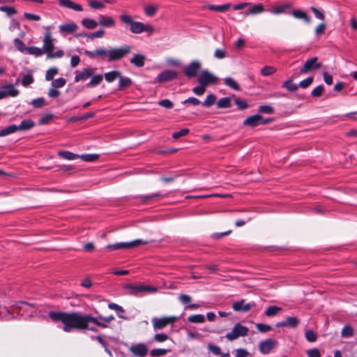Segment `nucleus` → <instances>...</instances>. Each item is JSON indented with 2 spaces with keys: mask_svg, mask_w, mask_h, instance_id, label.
Returning <instances> with one entry per match:
<instances>
[{
  "mask_svg": "<svg viewBox=\"0 0 357 357\" xmlns=\"http://www.w3.org/2000/svg\"><path fill=\"white\" fill-rule=\"evenodd\" d=\"M49 317L54 322H61L63 325L62 329L66 333H70L74 330H89L96 332V328L89 326V323H93L102 328L107 327V325L100 321L98 317L77 312H50Z\"/></svg>",
  "mask_w": 357,
  "mask_h": 357,
  "instance_id": "obj_1",
  "label": "nucleus"
},
{
  "mask_svg": "<svg viewBox=\"0 0 357 357\" xmlns=\"http://www.w3.org/2000/svg\"><path fill=\"white\" fill-rule=\"evenodd\" d=\"M132 50V47L128 45H124L123 46L112 48L109 50V58L107 61L109 62L119 61L128 54Z\"/></svg>",
  "mask_w": 357,
  "mask_h": 357,
  "instance_id": "obj_2",
  "label": "nucleus"
},
{
  "mask_svg": "<svg viewBox=\"0 0 357 357\" xmlns=\"http://www.w3.org/2000/svg\"><path fill=\"white\" fill-rule=\"evenodd\" d=\"M153 241H143L142 239H136L128 243H116L114 244H109L106 246L108 250H121V249H130L140 245H146Z\"/></svg>",
  "mask_w": 357,
  "mask_h": 357,
  "instance_id": "obj_3",
  "label": "nucleus"
},
{
  "mask_svg": "<svg viewBox=\"0 0 357 357\" xmlns=\"http://www.w3.org/2000/svg\"><path fill=\"white\" fill-rule=\"evenodd\" d=\"M120 20L122 23L130 25V31L133 33L139 34L144 31V24L134 21L132 17L128 15L122 14L120 15Z\"/></svg>",
  "mask_w": 357,
  "mask_h": 357,
  "instance_id": "obj_4",
  "label": "nucleus"
},
{
  "mask_svg": "<svg viewBox=\"0 0 357 357\" xmlns=\"http://www.w3.org/2000/svg\"><path fill=\"white\" fill-rule=\"evenodd\" d=\"M178 318L175 316L162 317L160 318L153 317L151 319L153 328L155 331L162 330L169 324H174Z\"/></svg>",
  "mask_w": 357,
  "mask_h": 357,
  "instance_id": "obj_5",
  "label": "nucleus"
},
{
  "mask_svg": "<svg viewBox=\"0 0 357 357\" xmlns=\"http://www.w3.org/2000/svg\"><path fill=\"white\" fill-rule=\"evenodd\" d=\"M126 288L129 291V294L132 296H138L142 292L155 293L158 291L155 287L141 284H128Z\"/></svg>",
  "mask_w": 357,
  "mask_h": 357,
  "instance_id": "obj_6",
  "label": "nucleus"
},
{
  "mask_svg": "<svg viewBox=\"0 0 357 357\" xmlns=\"http://www.w3.org/2000/svg\"><path fill=\"white\" fill-rule=\"evenodd\" d=\"M249 329L248 327L238 323L235 324L231 331L227 333L225 337L230 341L234 340L239 337H245L248 334Z\"/></svg>",
  "mask_w": 357,
  "mask_h": 357,
  "instance_id": "obj_7",
  "label": "nucleus"
},
{
  "mask_svg": "<svg viewBox=\"0 0 357 357\" xmlns=\"http://www.w3.org/2000/svg\"><path fill=\"white\" fill-rule=\"evenodd\" d=\"M218 78L207 70H202L197 78L200 85L207 87L210 84H215L218 82Z\"/></svg>",
  "mask_w": 357,
  "mask_h": 357,
  "instance_id": "obj_8",
  "label": "nucleus"
},
{
  "mask_svg": "<svg viewBox=\"0 0 357 357\" xmlns=\"http://www.w3.org/2000/svg\"><path fill=\"white\" fill-rule=\"evenodd\" d=\"M50 26L45 27L46 31L43 39V47L42 49L43 52L47 54V55L51 54V52L54 49V39L52 38V33L50 31Z\"/></svg>",
  "mask_w": 357,
  "mask_h": 357,
  "instance_id": "obj_9",
  "label": "nucleus"
},
{
  "mask_svg": "<svg viewBox=\"0 0 357 357\" xmlns=\"http://www.w3.org/2000/svg\"><path fill=\"white\" fill-rule=\"evenodd\" d=\"M321 68V63L318 62V57L314 56L307 59L300 70L301 74H307Z\"/></svg>",
  "mask_w": 357,
  "mask_h": 357,
  "instance_id": "obj_10",
  "label": "nucleus"
},
{
  "mask_svg": "<svg viewBox=\"0 0 357 357\" xmlns=\"http://www.w3.org/2000/svg\"><path fill=\"white\" fill-rule=\"evenodd\" d=\"M201 68V63L197 60L191 61L188 66L184 67L183 73L188 78L195 77Z\"/></svg>",
  "mask_w": 357,
  "mask_h": 357,
  "instance_id": "obj_11",
  "label": "nucleus"
},
{
  "mask_svg": "<svg viewBox=\"0 0 357 357\" xmlns=\"http://www.w3.org/2000/svg\"><path fill=\"white\" fill-rule=\"evenodd\" d=\"M276 340L268 338L259 342V349L263 354H268L277 345Z\"/></svg>",
  "mask_w": 357,
  "mask_h": 357,
  "instance_id": "obj_12",
  "label": "nucleus"
},
{
  "mask_svg": "<svg viewBox=\"0 0 357 357\" xmlns=\"http://www.w3.org/2000/svg\"><path fill=\"white\" fill-rule=\"evenodd\" d=\"M129 350L135 357H145L148 354V348L143 343L132 345Z\"/></svg>",
  "mask_w": 357,
  "mask_h": 357,
  "instance_id": "obj_13",
  "label": "nucleus"
},
{
  "mask_svg": "<svg viewBox=\"0 0 357 357\" xmlns=\"http://www.w3.org/2000/svg\"><path fill=\"white\" fill-rule=\"evenodd\" d=\"M178 76V73L175 70H165L158 74L157 80L159 82H166L176 79Z\"/></svg>",
  "mask_w": 357,
  "mask_h": 357,
  "instance_id": "obj_14",
  "label": "nucleus"
},
{
  "mask_svg": "<svg viewBox=\"0 0 357 357\" xmlns=\"http://www.w3.org/2000/svg\"><path fill=\"white\" fill-rule=\"evenodd\" d=\"M84 54L91 59H95L100 57L104 59L106 56L109 58V50H105L103 48L96 49L94 51L85 50Z\"/></svg>",
  "mask_w": 357,
  "mask_h": 357,
  "instance_id": "obj_15",
  "label": "nucleus"
},
{
  "mask_svg": "<svg viewBox=\"0 0 357 357\" xmlns=\"http://www.w3.org/2000/svg\"><path fill=\"white\" fill-rule=\"evenodd\" d=\"M299 324V319L296 317H287L285 320L278 322L275 324V327H288V328H295Z\"/></svg>",
  "mask_w": 357,
  "mask_h": 357,
  "instance_id": "obj_16",
  "label": "nucleus"
},
{
  "mask_svg": "<svg viewBox=\"0 0 357 357\" xmlns=\"http://www.w3.org/2000/svg\"><path fill=\"white\" fill-rule=\"evenodd\" d=\"M260 121H262V116L260 114H255L246 118L243 124L245 126L255 128L260 125Z\"/></svg>",
  "mask_w": 357,
  "mask_h": 357,
  "instance_id": "obj_17",
  "label": "nucleus"
},
{
  "mask_svg": "<svg viewBox=\"0 0 357 357\" xmlns=\"http://www.w3.org/2000/svg\"><path fill=\"white\" fill-rule=\"evenodd\" d=\"M93 74V70L92 68H84L82 71L76 73V75L75 77V82H78L80 81H85L89 77L92 76Z\"/></svg>",
  "mask_w": 357,
  "mask_h": 357,
  "instance_id": "obj_18",
  "label": "nucleus"
},
{
  "mask_svg": "<svg viewBox=\"0 0 357 357\" xmlns=\"http://www.w3.org/2000/svg\"><path fill=\"white\" fill-rule=\"evenodd\" d=\"M77 29V25L73 22L61 24L59 26V32L62 34H71L75 32Z\"/></svg>",
  "mask_w": 357,
  "mask_h": 357,
  "instance_id": "obj_19",
  "label": "nucleus"
},
{
  "mask_svg": "<svg viewBox=\"0 0 357 357\" xmlns=\"http://www.w3.org/2000/svg\"><path fill=\"white\" fill-rule=\"evenodd\" d=\"M252 305L250 303H245L243 299L234 302L232 305V309L236 312H248L251 309Z\"/></svg>",
  "mask_w": 357,
  "mask_h": 357,
  "instance_id": "obj_20",
  "label": "nucleus"
},
{
  "mask_svg": "<svg viewBox=\"0 0 357 357\" xmlns=\"http://www.w3.org/2000/svg\"><path fill=\"white\" fill-rule=\"evenodd\" d=\"M98 24L103 27H113L115 26V21L110 16L99 15Z\"/></svg>",
  "mask_w": 357,
  "mask_h": 357,
  "instance_id": "obj_21",
  "label": "nucleus"
},
{
  "mask_svg": "<svg viewBox=\"0 0 357 357\" xmlns=\"http://www.w3.org/2000/svg\"><path fill=\"white\" fill-rule=\"evenodd\" d=\"M291 15L296 19L301 20L306 24L311 23V18L307 15L306 12L302 10H293L291 12Z\"/></svg>",
  "mask_w": 357,
  "mask_h": 357,
  "instance_id": "obj_22",
  "label": "nucleus"
},
{
  "mask_svg": "<svg viewBox=\"0 0 357 357\" xmlns=\"http://www.w3.org/2000/svg\"><path fill=\"white\" fill-rule=\"evenodd\" d=\"M146 57L141 54H135L130 59V63L137 68H142L144 66Z\"/></svg>",
  "mask_w": 357,
  "mask_h": 357,
  "instance_id": "obj_23",
  "label": "nucleus"
},
{
  "mask_svg": "<svg viewBox=\"0 0 357 357\" xmlns=\"http://www.w3.org/2000/svg\"><path fill=\"white\" fill-rule=\"evenodd\" d=\"M35 126V123L31 119L23 120L20 125H17V131H26L33 128Z\"/></svg>",
  "mask_w": 357,
  "mask_h": 357,
  "instance_id": "obj_24",
  "label": "nucleus"
},
{
  "mask_svg": "<svg viewBox=\"0 0 357 357\" xmlns=\"http://www.w3.org/2000/svg\"><path fill=\"white\" fill-rule=\"evenodd\" d=\"M264 11V6L261 3H258L252 6L245 13H243V16H248L249 15H257Z\"/></svg>",
  "mask_w": 357,
  "mask_h": 357,
  "instance_id": "obj_25",
  "label": "nucleus"
},
{
  "mask_svg": "<svg viewBox=\"0 0 357 357\" xmlns=\"http://www.w3.org/2000/svg\"><path fill=\"white\" fill-rule=\"evenodd\" d=\"M119 84L118 87V90H123L129 86H130L132 84V81L130 78L123 77L121 75V73L120 74V77H119Z\"/></svg>",
  "mask_w": 357,
  "mask_h": 357,
  "instance_id": "obj_26",
  "label": "nucleus"
},
{
  "mask_svg": "<svg viewBox=\"0 0 357 357\" xmlns=\"http://www.w3.org/2000/svg\"><path fill=\"white\" fill-rule=\"evenodd\" d=\"M7 96L16 97L19 95L20 91L15 89L13 84H6L1 86Z\"/></svg>",
  "mask_w": 357,
  "mask_h": 357,
  "instance_id": "obj_27",
  "label": "nucleus"
},
{
  "mask_svg": "<svg viewBox=\"0 0 357 357\" xmlns=\"http://www.w3.org/2000/svg\"><path fill=\"white\" fill-rule=\"evenodd\" d=\"M58 155L61 158L68 160H73L79 158V155L73 153L68 151H59L58 152Z\"/></svg>",
  "mask_w": 357,
  "mask_h": 357,
  "instance_id": "obj_28",
  "label": "nucleus"
},
{
  "mask_svg": "<svg viewBox=\"0 0 357 357\" xmlns=\"http://www.w3.org/2000/svg\"><path fill=\"white\" fill-rule=\"evenodd\" d=\"M231 106V101L230 97L222 98L217 102V107L220 109H227Z\"/></svg>",
  "mask_w": 357,
  "mask_h": 357,
  "instance_id": "obj_29",
  "label": "nucleus"
},
{
  "mask_svg": "<svg viewBox=\"0 0 357 357\" xmlns=\"http://www.w3.org/2000/svg\"><path fill=\"white\" fill-rule=\"evenodd\" d=\"M282 87L290 92L296 91L298 89V86L293 82V79L291 78L284 81L282 84Z\"/></svg>",
  "mask_w": 357,
  "mask_h": 357,
  "instance_id": "obj_30",
  "label": "nucleus"
},
{
  "mask_svg": "<svg viewBox=\"0 0 357 357\" xmlns=\"http://www.w3.org/2000/svg\"><path fill=\"white\" fill-rule=\"evenodd\" d=\"M120 71L112 70L105 74V79L107 82L110 83L114 82L115 79H119V77H120Z\"/></svg>",
  "mask_w": 357,
  "mask_h": 357,
  "instance_id": "obj_31",
  "label": "nucleus"
},
{
  "mask_svg": "<svg viewBox=\"0 0 357 357\" xmlns=\"http://www.w3.org/2000/svg\"><path fill=\"white\" fill-rule=\"evenodd\" d=\"M103 79L102 75H96L92 77L90 82L86 84L87 88H92L100 84Z\"/></svg>",
  "mask_w": 357,
  "mask_h": 357,
  "instance_id": "obj_32",
  "label": "nucleus"
},
{
  "mask_svg": "<svg viewBox=\"0 0 357 357\" xmlns=\"http://www.w3.org/2000/svg\"><path fill=\"white\" fill-rule=\"evenodd\" d=\"M82 24L87 29H94L97 27L98 23L94 20L90 18H84L82 20Z\"/></svg>",
  "mask_w": 357,
  "mask_h": 357,
  "instance_id": "obj_33",
  "label": "nucleus"
},
{
  "mask_svg": "<svg viewBox=\"0 0 357 357\" xmlns=\"http://www.w3.org/2000/svg\"><path fill=\"white\" fill-rule=\"evenodd\" d=\"M188 321L190 323L202 324L205 321V317L203 314H192L188 317Z\"/></svg>",
  "mask_w": 357,
  "mask_h": 357,
  "instance_id": "obj_34",
  "label": "nucleus"
},
{
  "mask_svg": "<svg viewBox=\"0 0 357 357\" xmlns=\"http://www.w3.org/2000/svg\"><path fill=\"white\" fill-rule=\"evenodd\" d=\"M17 125L13 124L0 130V137H5L8 135L17 132Z\"/></svg>",
  "mask_w": 357,
  "mask_h": 357,
  "instance_id": "obj_35",
  "label": "nucleus"
},
{
  "mask_svg": "<svg viewBox=\"0 0 357 357\" xmlns=\"http://www.w3.org/2000/svg\"><path fill=\"white\" fill-rule=\"evenodd\" d=\"M354 335V328L353 327L347 324L345 325L341 331V335L343 337H351Z\"/></svg>",
  "mask_w": 357,
  "mask_h": 357,
  "instance_id": "obj_36",
  "label": "nucleus"
},
{
  "mask_svg": "<svg viewBox=\"0 0 357 357\" xmlns=\"http://www.w3.org/2000/svg\"><path fill=\"white\" fill-rule=\"evenodd\" d=\"M282 310V308L280 307H278L276 305H271L269 306L266 311L264 312V314L267 317H273L276 315L279 312Z\"/></svg>",
  "mask_w": 357,
  "mask_h": 357,
  "instance_id": "obj_37",
  "label": "nucleus"
},
{
  "mask_svg": "<svg viewBox=\"0 0 357 357\" xmlns=\"http://www.w3.org/2000/svg\"><path fill=\"white\" fill-rule=\"evenodd\" d=\"M310 10L314 13L315 17L321 21H324L325 14L322 9L317 8L314 6L310 7Z\"/></svg>",
  "mask_w": 357,
  "mask_h": 357,
  "instance_id": "obj_38",
  "label": "nucleus"
},
{
  "mask_svg": "<svg viewBox=\"0 0 357 357\" xmlns=\"http://www.w3.org/2000/svg\"><path fill=\"white\" fill-rule=\"evenodd\" d=\"M85 162H93L99 158V155L96 153H86L79 155V158Z\"/></svg>",
  "mask_w": 357,
  "mask_h": 357,
  "instance_id": "obj_39",
  "label": "nucleus"
},
{
  "mask_svg": "<svg viewBox=\"0 0 357 357\" xmlns=\"http://www.w3.org/2000/svg\"><path fill=\"white\" fill-rule=\"evenodd\" d=\"M216 101V96L213 93L208 94L204 101L202 102L203 106L209 107L215 104Z\"/></svg>",
  "mask_w": 357,
  "mask_h": 357,
  "instance_id": "obj_40",
  "label": "nucleus"
},
{
  "mask_svg": "<svg viewBox=\"0 0 357 357\" xmlns=\"http://www.w3.org/2000/svg\"><path fill=\"white\" fill-rule=\"evenodd\" d=\"M26 52L35 56H40L45 53L42 48L38 47H28Z\"/></svg>",
  "mask_w": 357,
  "mask_h": 357,
  "instance_id": "obj_41",
  "label": "nucleus"
},
{
  "mask_svg": "<svg viewBox=\"0 0 357 357\" xmlns=\"http://www.w3.org/2000/svg\"><path fill=\"white\" fill-rule=\"evenodd\" d=\"M224 83L231 87V89L236 90V91H240V86L239 85L235 82V80L231 77H226L224 79Z\"/></svg>",
  "mask_w": 357,
  "mask_h": 357,
  "instance_id": "obj_42",
  "label": "nucleus"
},
{
  "mask_svg": "<svg viewBox=\"0 0 357 357\" xmlns=\"http://www.w3.org/2000/svg\"><path fill=\"white\" fill-rule=\"evenodd\" d=\"M14 45L18 51H20L21 52H27L28 47H26L24 42L22 40H21L20 38H15L14 40Z\"/></svg>",
  "mask_w": 357,
  "mask_h": 357,
  "instance_id": "obj_43",
  "label": "nucleus"
},
{
  "mask_svg": "<svg viewBox=\"0 0 357 357\" xmlns=\"http://www.w3.org/2000/svg\"><path fill=\"white\" fill-rule=\"evenodd\" d=\"M161 197V195L159 192L153 193L152 195H145L142 197V201L144 203H147L151 201H155Z\"/></svg>",
  "mask_w": 357,
  "mask_h": 357,
  "instance_id": "obj_44",
  "label": "nucleus"
},
{
  "mask_svg": "<svg viewBox=\"0 0 357 357\" xmlns=\"http://www.w3.org/2000/svg\"><path fill=\"white\" fill-rule=\"evenodd\" d=\"M59 73L58 68L52 67L49 68L45 74V79L47 81L52 80L54 77Z\"/></svg>",
  "mask_w": 357,
  "mask_h": 357,
  "instance_id": "obj_45",
  "label": "nucleus"
},
{
  "mask_svg": "<svg viewBox=\"0 0 357 357\" xmlns=\"http://www.w3.org/2000/svg\"><path fill=\"white\" fill-rule=\"evenodd\" d=\"M230 7L229 3L222 4L220 6L211 5L209 9L217 12H225Z\"/></svg>",
  "mask_w": 357,
  "mask_h": 357,
  "instance_id": "obj_46",
  "label": "nucleus"
},
{
  "mask_svg": "<svg viewBox=\"0 0 357 357\" xmlns=\"http://www.w3.org/2000/svg\"><path fill=\"white\" fill-rule=\"evenodd\" d=\"M258 112L261 114H272L274 113V109L271 105H261L258 108Z\"/></svg>",
  "mask_w": 357,
  "mask_h": 357,
  "instance_id": "obj_47",
  "label": "nucleus"
},
{
  "mask_svg": "<svg viewBox=\"0 0 357 357\" xmlns=\"http://www.w3.org/2000/svg\"><path fill=\"white\" fill-rule=\"evenodd\" d=\"M105 34V31L103 29H100L97 31H95L93 33H91L89 34H85L86 37H87L89 39H94V38H102Z\"/></svg>",
  "mask_w": 357,
  "mask_h": 357,
  "instance_id": "obj_48",
  "label": "nucleus"
},
{
  "mask_svg": "<svg viewBox=\"0 0 357 357\" xmlns=\"http://www.w3.org/2000/svg\"><path fill=\"white\" fill-rule=\"evenodd\" d=\"M31 104L36 108H41L47 105L44 98L33 99L32 100Z\"/></svg>",
  "mask_w": 357,
  "mask_h": 357,
  "instance_id": "obj_49",
  "label": "nucleus"
},
{
  "mask_svg": "<svg viewBox=\"0 0 357 357\" xmlns=\"http://www.w3.org/2000/svg\"><path fill=\"white\" fill-rule=\"evenodd\" d=\"M290 5L289 4H283L282 6H276L273 8L271 10V13L274 15H278L284 13L286 9L289 8Z\"/></svg>",
  "mask_w": 357,
  "mask_h": 357,
  "instance_id": "obj_50",
  "label": "nucleus"
},
{
  "mask_svg": "<svg viewBox=\"0 0 357 357\" xmlns=\"http://www.w3.org/2000/svg\"><path fill=\"white\" fill-rule=\"evenodd\" d=\"M169 350L166 349H153L151 351L150 354L151 356H165Z\"/></svg>",
  "mask_w": 357,
  "mask_h": 357,
  "instance_id": "obj_51",
  "label": "nucleus"
},
{
  "mask_svg": "<svg viewBox=\"0 0 357 357\" xmlns=\"http://www.w3.org/2000/svg\"><path fill=\"white\" fill-rule=\"evenodd\" d=\"M190 132V130L188 128H183L179 131L174 132L172 134V137L174 139H178L181 137L187 135Z\"/></svg>",
  "mask_w": 357,
  "mask_h": 357,
  "instance_id": "obj_52",
  "label": "nucleus"
},
{
  "mask_svg": "<svg viewBox=\"0 0 357 357\" xmlns=\"http://www.w3.org/2000/svg\"><path fill=\"white\" fill-rule=\"evenodd\" d=\"M158 10V7L153 5H149L144 8V13L147 16L152 17L153 16L156 11Z\"/></svg>",
  "mask_w": 357,
  "mask_h": 357,
  "instance_id": "obj_53",
  "label": "nucleus"
},
{
  "mask_svg": "<svg viewBox=\"0 0 357 357\" xmlns=\"http://www.w3.org/2000/svg\"><path fill=\"white\" fill-rule=\"evenodd\" d=\"M313 81H314L313 77H308L306 79L301 81L298 86V87H301L303 89H306L312 84Z\"/></svg>",
  "mask_w": 357,
  "mask_h": 357,
  "instance_id": "obj_54",
  "label": "nucleus"
},
{
  "mask_svg": "<svg viewBox=\"0 0 357 357\" xmlns=\"http://www.w3.org/2000/svg\"><path fill=\"white\" fill-rule=\"evenodd\" d=\"M324 90V86L319 85L312 91L311 96L314 98H319L322 95Z\"/></svg>",
  "mask_w": 357,
  "mask_h": 357,
  "instance_id": "obj_55",
  "label": "nucleus"
},
{
  "mask_svg": "<svg viewBox=\"0 0 357 357\" xmlns=\"http://www.w3.org/2000/svg\"><path fill=\"white\" fill-rule=\"evenodd\" d=\"M305 337L306 340L310 342H315L317 338L316 333L311 330H307L305 331Z\"/></svg>",
  "mask_w": 357,
  "mask_h": 357,
  "instance_id": "obj_56",
  "label": "nucleus"
},
{
  "mask_svg": "<svg viewBox=\"0 0 357 357\" xmlns=\"http://www.w3.org/2000/svg\"><path fill=\"white\" fill-rule=\"evenodd\" d=\"M275 71L276 69L274 67L266 66L261 69V73L263 76H268L273 74Z\"/></svg>",
  "mask_w": 357,
  "mask_h": 357,
  "instance_id": "obj_57",
  "label": "nucleus"
},
{
  "mask_svg": "<svg viewBox=\"0 0 357 357\" xmlns=\"http://www.w3.org/2000/svg\"><path fill=\"white\" fill-rule=\"evenodd\" d=\"M66 79H64L63 77H60V78L53 80L52 82V87L56 88V89L61 88L66 84Z\"/></svg>",
  "mask_w": 357,
  "mask_h": 357,
  "instance_id": "obj_58",
  "label": "nucleus"
},
{
  "mask_svg": "<svg viewBox=\"0 0 357 357\" xmlns=\"http://www.w3.org/2000/svg\"><path fill=\"white\" fill-rule=\"evenodd\" d=\"M88 3L89 6L93 9H102L105 7V5L99 1L88 0Z\"/></svg>",
  "mask_w": 357,
  "mask_h": 357,
  "instance_id": "obj_59",
  "label": "nucleus"
},
{
  "mask_svg": "<svg viewBox=\"0 0 357 357\" xmlns=\"http://www.w3.org/2000/svg\"><path fill=\"white\" fill-rule=\"evenodd\" d=\"M256 328L260 333H266L272 330V327L270 325L261 323L256 324Z\"/></svg>",
  "mask_w": 357,
  "mask_h": 357,
  "instance_id": "obj_60",
  "label": "nucleus"
},
{
  "mask_svg": "<svg viewBox=\"0 0 357 357\" xmlns=\"http://www.w3.org/2000/svg\"><path fill=\"white\" fill-rule=\"evenodd\" d=\"M326 28V24L324 21H322V22L319 24L314 29V32H315L316 35L320 36V35L323 34L325 32Z\"/></svg>",
  "mask_w": 357,
  "mask_h": 357,
  "instance_id": "obj_61",
  "label": "nucleus"
},
{
  "mask_svg": "<svg viewBox=\"0 0 357 357\" xmlns=\"http://www.w3.org/2000/svg\"><path fill=\"white\" fill-rule=\"evenodd\" d=\"M34 79L31 74L24 75L22 79V84L24 86H27L33 82Z\"/></svg>",
  "mask_w": 357,
  "mask_h": 357,
  "instance_id": "obj_62",
  "label": "nucleus"
},
{
  "mask_svg": "<svg viewBox=\"0 0 357 357\" xmlns=\"http://www.w3.org/2000/svg\"><path fill=\"white\" fill-rule=\"evenodd\" d=\"M207 348L209 351L213 353V354L216 356H219L221 354V349L220 347L213 344H208L207 346Z\"/></svg>",
  "mask_w": 357,
  "mask_h": 357,
  "instance_id": "obj_63",
  "label": "nucleus"
},
{
  "mask_svg": "<svg viewBox=\"0 0 357 357\" xmlns=\"http://www.w3.org/2000/svg\"><path fill=\"white\" fill-rule=\"evenodd\" d=\"M0 11L5 12L8 16H11L17 13V10L14 7L1 6Z\"/></svg>",
  "mask_w": 357,
  "mask_h": 357,
  "instance_id": "obj_64",
  "label": "nucleus"
}]
</instances>
